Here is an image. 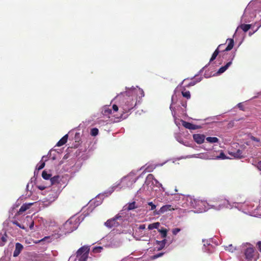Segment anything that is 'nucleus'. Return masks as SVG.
Returning a JSON list of instances; mask_svg holds the SVG:
<instances>
[{
  "label": "nucleus",
  "instance_id": "nucleus-17",
  "mask_svg": "<svg viewBox=\"0 0 261 261\" xmlns=\"http://www.w3.org/2000/svg\"><path fill=\"white\" fill-rule=\"evenodd\" d=\"M166 241L167 240L165 239L162 241H156V244L159 246V247L158 248V251L162 250L165 247Z\"/></svg>",
  "mask_w": 261,
  "mask_h": 261
},
{
  "label": "nucleus",
  "instance_id": "nucleus-22",
  "mask_svg": "<svg viewBox=\"0 0 261 261\" xmlns=\"http://www.w3.org/2000/svg\"><path fill=\"white\" fill-rule=\"evenodd\" d=\"M25 219H26V221L27 222L30 223V224L29 225V227H30V229H32L33 228V227H34V222L32 220V217H31L30 216H28L26 217Z\"/></svg>",
  "mask_w": 261,
  "mask_h": 261
},
{
  "label": "nucleus",
  "instance_id": "nucleus-28",
  "mask_svg": "<svg viewBox=\"0 0 261 261\" xmlns=\"http://www.w3.org/2000/svg\"><path fill=\"white\" fill-rule=\"evenodd\" d=\"M65 144V136H64L57 143V146H61Z\"/></svg>",
  "mask_w": 261,
  "mask_h": 261
},
{
  "label": "nucleus",
  "instance_id": "nucleus-16",
  "mask_svg": "<svg viewBox=\"0 0 261 261\" xmlns=\"http://www.w3.org/2000/svg\"><path fill=\"white\" fill-rule=\"evenodd\" d=\"M229 154L235 158L241 159L243 157V155H242V151L240 149L234 152H231Z\"/></svg>",
  "mask_w": 261,
  "mask_h": 261
},
{
  "label": "nucleus",
  "instance_id": "nucleus-38",
  "mask_svg": "<svg viewBox=\"0 0 261 261\" xmlns=\"http://www.w3.org/2000/svg\"><path fill=\"white\" fill-rule=\"evenodd\" d=\"M147 179H154L155 180V179L154 178V176L153 174H149L147 175Z\"/></svg>",
  "mask_w": 261,
  "mask_h": 261
},
{
  "label": "nucleus",
  "instance_id": "nucleus-8",
  "mask_svg": "<svg viewBox=\"0 0 261 261\" xmlns=\"http://www.w3.org/2000/svg\"><path fill=\"white\" fill-rule=\"evenodd\" d=\"M193 138L195 142L198 144H201L203 143L205 136L202 134H196L193 135Z\"/></svg>",
  "mask_w": 261,
  "mask_h": 261
},
{
  "label": "nucleus",
  "instance_id": "nucleus-23",
  "mask_svg": "<svg viewBox=\"0 0 261 261\" xmlns=\"http://www.w3.org/2000/svg\"><path fill=\"white\" fill-rule=\"evenodd\" d=\"M206 140L210 143H217L219 141V139L217 137H208L205 138Z\"/></svg>",
  "mask_w": 261,
  "mask_h": 261
},
{
  "label": "nucleus",
  "instance_id": "nucleus-30",
  "mask_svg": "<svg viewBox=\"0 0 261 261\" xmlns=\"http://www.w3.org/2000/svg\"><path fill=\"white\" fill-rule=\"evenodd\" d=\"M12 223L13 224H15L16 225V226H18L19 228L22 229H24L25 230L26 229V228L23 226V225H21L20 223H19L16 220H14V221H12Z\"/></svg>",
  "mask_w": 261,
  "mask_h": 261
},
{
  "label": "nucleus",
  "instance_id": "nucleus-43",
  "mask_svg": "<svg viewBox=\"0 0 261 261\" xmlns=\"http://www.w3.org/2000/svg\"><path fill=\"white\" fill-rule=\"evenodd\" d=\"M181 105L182 107L186 108L187 107V102L186 101H183L181 103Z\"/></svg>",
  "mask_w": 261,
  "mask_h": 261
},
{
  "label": "nucleus",
  "instance_id": "nucleus-3",
  "mask_svg": "<svg viewBox=\"0 0 261 261\" xmlns=\"http://www.w3.org/2000/svg\"><path fill=\"white\" fill-rule=\"evenodd\" d=\"M118 106L117 105H113L112 106V109L110 108L109 106H105L101 109V114L103 116H108L110 117L111 114H113V116L117 118H121L122 117V114H120V116L114 114L115 113L118 111Z\"/></svg>",
  "mask_w": 261,
  "mask_h": 261
},
{
  "label": "nucleus",
  "instance_id": "nucleus-5",
  "mask_svg": "<svg viewBox=\"0 0 261 261\" xmlns=\"http://www.w3.org/2000/svg\"><path fill=\"white\" fill-rule=\"evenodd\" d=\"M121 216L119 214L116 215L114 218L108 220L105 223V225L108 228H112L113 227H117L119 224L117 221V220L121 219Z\"/></svg>",
  "mask_w": 261,
  "mask_h": 261
},
{
  "label": "nucleus",
  "instance_id": "nucleus-35",
  "mask_svg": "<svg viewBox=\"0 0 261 261\" xmlns=\"http://www.w3.org/2000/svg\"><path fill=\"white\" fill-rule=\"evenodd\" d=\"M200 81H201V79H200L198 81V82H199ZM197 82H198V81H196V82H195V81L191 82L190 83L188 84V85L187 86V87L193 86L195 85Z\"/></svg>",
  "mask_w": 261,
  "mask_h": 261
},
{
  "label": "nucleus",
  "instance_id": "nucleus-39",
  "mask_svg": "<svg viewBox=\"0 0 261 261\" xmlns=\"http://www.w3.org/2000/svg\"><path fill=\"white\" fill-rule=\"evenodd\" d=\"M256 246H257L258 249L261 252V241H258L257 243Z\"/></svg>",
  "mask_w": 261,
  "mask_h": 261
},
{
  "label": "nucleus",
  "instance_id": "nucleus-21",
  "mask_svg": "<svg viewBox=\"0 0 261 261\" xmlns=\"http://www.w3.org/2000/svg\"><path fill=\"white\" fill-rule=\"evenodd\" d=\"M135 205H136V202L135 201L131 202V203H129L128 204L127 206L125 208V210H127L128 211L133 210L137 207V206H136Z\"/></svg>",
  "mask_w": 261,
  "mask_h": 261
},
{
  "label": "nucleus",
  "instance_id": "nucleus-24",
  "mask_svg": "<svg viewBox=\"0 0 261 261\" xmlns=\"http://www.w3.org/2000/svg\"><path fill=\"white\" fill-rule=\"evenodd\" d=\"M160 225V223L159 222H155L152 224H150L148 226V228L149 230L153 229L154 228H158Z\"/></svg>",
  "mask_w": 261,
  "mask_h": 261
},
{
  "label": "nucleus",
  "instance_id": "nucleus-4",
  "mask_svg": "<svg viewBox=\"0 0 261 261\" xmlns=\"http://www.w3.org/2000/svg\"><path fill=\"white\" fill-rule=\"evenodd\" d=\"M90 251V247L83 246L81 247L76 252V257L79 261H87Z\"/></svg>",
  "mask_w": 261,
  "mask_h": 261
},
{
  "label": "nucleus",
  "instance_id": "nucleus-10",
  "mask_svg": "<svg viewBox=\"0 0 261 261\" xmlns=\"http://www.w3.org/2000/svg\"><path fill=\"white\" fill-rule=\"evenodd\" d=\"M23 247L22 244L17 243L15 245V249L13 252L14 256H17L22 251Z\"/></svg>",
  "mask_w": 261,
  "mask_h": 261
},
{
  "label": "nucleus",
  "instance_id": "nucleus-27",
  "mask_svg": "<svg viewBox=\"0 0 261 261\" xmlns=\"http://www.w3.org/2000/svg\"><path fill=\"white\" fill-rule=\"evenodd\" d=\"M99 130L97 128H93L91 129L90 135L92 136H96L98 135Z\"/></svg>",
  "mask_w": 261,
  "mask_h": 261
},
{
  "label": "nucleus",
  "instance_id": "nucleus-6",
  "mask_svg": "<svg viewBox=\"0 0 261 261\" xmlns=\"http://www.w3.org/2000/svg\"><path fill=\"white\" fill-rule=\"evenodd\" d=\"M79 221V220L76 221V219H75L74 217L71 218L66 221V226L71 225L70 229L67 231V232L70 233L75 230L78 227Z\"/></svg>",
  "mask_w": 261,
  "mask_h": 261
},
{
  "label": "nucleus",
  "instance_id": "nucleus-33",
  "mask_svg": "<svg viewBox=\"0 0 261 261\" xmlns=\"http://www.w3.org/2000/svg\"><path fill=\"white\" fill-rule=\"evenodd\" d=\"M45 166V163L44 162H41L40 163V164L39 165H37L36 166V169L38 170H40L42 169H43Z\"/></svg>",
  "mask_w": 261,
  "mask_h": 261
},
{
  "label": "nucleus",
  "instance_id": "nucleus-19",
  "mask_svg": "<svg viewBox=\"0 0 261 261\" xmlns=\"http://www.w3.org/2000/svg\"><path fill=\"white\" fill-rule=\"evenodd\" d=\"M252 24H242L240 28L245 32H247L251 27Z\"/></svg>",
  "mask_w": 261,
  "mask_h": 261
},
{
  "label": "nucleus",
  "instance_id": "nucleus-46",
  "mask_svg": "<svg viewBox=\"0 0 261 261\" xmlns=\"http://www.w3.org/2000/svg\"><path fill=\"white\" fill-rule=\"evenodd\" d=\"M98 249H102V248L100 247L98 248Z\"/></svg>",
  "mask_w": 261,
  "mask_h": 261
},
{
  "label": "nucleus",
  "instance_id": "nucleus-44",
  "mask_svg": "<svg viewBox=\"0 0 261 261\" xmlns=\"http://www.w3.org/2000/svg\"><path fill=\"white\" fill-rule=\"evenodd\" d=\"M48 238H49V237H44L43 239H42L41 240H40V241H44L45 239H48Z\"/></svg>",
  "mask_w": 261,
  "mask_h": 261
},
{
  "label": "nucleus",
  "instance_id": "nucleus-45",
  "mask_svg": "<svg viewBox=\"0 0 261 261\" xmlns=\"http://www.w3.org/2000/svg\"><path fill=\"white\" fill-rule=\"evenodd\" d=\"M68 134H66V141H67V139H68Z\"/></svg>",
  "mask_w": 261,
  "mask_h": 261
},
{
  "label": "nucleus",
  "instance_id": "nucleus-12",
  "mask_svg": "<svg viewBox=\"0 0 261 261\" xmlns=\"http://www.w3.org/2000/svg\"><path fill=\"white\" fill-rule=\"evenodd\" d=\"M224 44H220L218 47L217 48V49L215 50V51L213 53L211 59H210V62H211L212 61H213L214 60L216 59V57H217V56L218 55L219 53H220V50L219 49L221 48V47L224 45Z\"/></svg>",
  "mask_w": 261,
  "mask_h": 261
},
{
  "label": "nucleus",
  "instance_id": "nucleus-11",
  "mask_svg": "<svg viewBox=\"0 0 261 261\" xmlns=\"http://www.w3.org/2000/svg\"><path fill=\"white\" fill-rule=\"evenodd\" d=\"M34 204V203H29L23 204L19 210L18 214H22L23 212L29 210L30 207Z\"/></svg>",
  "mask_w": 261,
  "mask_h": 261
},
{
  "label": "nucleus",
  "instance_id": "nucleus-48",
  "mask_svg": "<svg viewBox=\"0 0 261 261\" xmlns=\"http://www.w3.org/2000/svg\"><path fill=\"white\" fill-rule=\"evenodd\" d=\"M97 249V248H95L94 249V250H96V249Z\"/></svg>",
  "mask_w": 261,
  "mask_h": 261
},
{
  "label": "nucleus",
  "instance_id": "nucleus-7",
  "mask_svg": "<svg viewBox=\"0 0 261 261\" xmlns=\"http://www.w3.org/2000/svg\"><path fill=\"white\" fill-rule=\"evenodd\" d=\"M174 210V208L172 207L171 205H170V204L165 205H163V206H162L159 210L154 211L153 215H159L161 214H163L167 211H172V210Z\"/></svg>",
  "mask_w": 261,
  "mask_h": 261
},
{
  "label": "nucleus",
  "instance_id": "nucleus-14",
  "mask_svg": "<svg viewBox=\"0 0 261 261\" xmlns=\"http://www.w3.org/2000/svg\"><path fill=\"white\" fill-rule=\"evenodd\" d=\"M231 64H232L231 61H229L228 63H227V64L225 66H222L221 67H220L219 68V69L217 71V73L221 74V73H223L224 71H225L228 69V68L230 66V65Z\"/></svg>",
  "mask_w": 261,
  "mask_h": 261
},
{
  "label": "nucleus",
  "instance_id": "nucleus-41",
  "mask_svg": "<svg viewBox=\"0 0 261 261\" xmlns=\"http://www.w3.org/2000/svg\"><path fill=\"white\" fill-rule=\"evenodd\" d=\"M257 167L258 170L261 171V161L258 163L257 165Z\"/></svg>",
  "mask_w": 261,
  "mask_h": 261
},
{
  "label": "nucleus",
  "instance_id": "nucleus-29",
  "mask_svg": "<svg viewBox=\"0 0 261 261\" xmlns=\"http://www.w3.org/2000/svg\"><path fill=\"white\" fill-rule=\"evenodd\" d=\"M216 159L224 160L227 159V158L226 157L224 153L222 151H221V152L220 153L219 155L216 156Z\"/></svg>",
  "mask_w": 261,
  "mask_h": 261
},
{
  "label": "nucleus",
  "instance_id": "nucleus-34",
  "mask_svg": "<svg viewBox=\"0 0 261 261\" xmlns=\"http://www.w3.org/2000/svg\"><path fill=\"white\" fill-rule=\"evenodd\" d=\"M180 231V229L178 228H174L172 230V233L173 234L176 235Z\"/></svg>",
  "mask_w": 261,
  "mask_h": 261
},
{
  "label": "nucleus",
  "instance_id": "nucleus-18",
  "mask_svg": "<svg viewBox=\"0 0 261 261\" xmlns=\"http://www.w3.org/2000/svg\"><path fill=\"white\" fill-rule=\"evenodd\" d=\"M181 94L183 97H185L187 99L191 98V94L189 91L186 90L185 88H184L181 91Z\"/></svg>",
  "mask_w": 261,
  "mask_h": 261
},
{
  "label": "nucleus",
  "instance_id": "nucleus-40",
  "mask_svg": "<svg viewBox=\"0 0 261 261\" xmlns=\"http://www.w3.org/2000/svg\"><path fill=\"white\" fill-rule=\"evenodd\" d=\"M251 139L253 141H256V142H259V140L255 137L252 136L251 137Z\"/></svg>",
  "mask_w": 261,
  "mask_h": 261
},
{
  "label": "nucleus",
  "instance_id": "nucleus-47",
  "mask_svg": "<svg viewBox=\"0 0 261 261\" xmlns=\"http://www.w3.org/2000/svg\"><path fill=\"white\" fill-rule=\"evenodd\" d=\"M65 155H64V156H63V159H65Z\"/></svg>",
  "mask_w": 261,
  "mask_h": 261
},
{
  "label": "nucleus",
  "instance_id": "nucleus-31",
  "mask_svg": "<svg viewBox=\"0 0 261 261\" xmlns=\"http://www.w3.org/2000/svg\"><path fill=\"white\" fill-rule=\"evenodd\" d=\"M148 205H149L151 207L149 208V211H155V208L156 207V205H155L154 203H153L152 202H148Z\"/></svg>",
  "mask_w": 261,
  "mask_h": 261
},
{
  "label": "nucleus",
  "instance_id": "nucleus-2",
  "mask_svg": "<svg viewBox=\"0 0 261 261\" xmlns=\"http://www.w3.org/2000/svg\"><path fill=\"white\" fill-rule=\"evenodd\" d=\"M244 254L248 261H256L259 254L253 247L249 246L244 249Z\"/></svg>",
  "mask_w": 261,
  "mask_h": 261
},
{
  "label": "nucleus",
  "instance_id": "nucleus-9",
  "mask_svg": "<svg viewBox=\"0 0 261 261\" xmlns=\"http://www.w3.org/2000/svg\"><path fill=\"white\" fill-rule=\"evenodd\" d=\"M182 125L184 127H185L186 128L191 129V130H194L198 129L199 128V126L198 125L193 124L191 123L182 121Z\"/></svg>",
  "mask_w": 261,
  "mask_h": 261
},
{
  "label": "nucleus",
  "instance_id": "nucleus-25",
  "mask_svg": "<svg viewBox=\"0 0 261 261\" xmlns=\"http://www.w3.org/2000/svg\"><path fill=\"white\" fill-rule=\"evenodd\" d=\"M42 176L44 179L47 180L50 179L51 174L47 173L45 171H43L42 173Z\"/></svg>",
  "mask_w": 261,
  "mask_h": 261
},
{
  "label": "nucleus",
  "instance_id": "nucleus-36",
  "mask_svg": "<svg viewBox=\"0 0 261 261\" xmlns=\"http://www.w3.org/2000/svg\"><path fill=\"white\" fill-rule=\"evenodd\" d=\"M227 249L226 250H228L229 251L232 252L236 249L233 247L232 245H229L228 247H227Z\"/></svg>",
  "mask_w": 261,
  "mask_h": 261
},
{
  "label": "nucleus",
  "instance_id": "nucleus-42",
  "mask_svg": "<svg viewBox=\"0 0 261 261\" xmlns=\"http://www.w3.org/2000/svg\"><path fill=\"white\" fill-rule=\"evenodd\" d=\"M139 228L140 229H144L145 228V224L140 225L139 227Z\"/></svg>",
  "mask_w": 261,
  "mask_h": 261
},
{
  "label": "nucleus",
  "instance_id": "nucleus-13",
  "mask_svg": "<svg viewBox=\"0 0 261 261\" xmlns=\"http://www.w3.org/2000/svg\"><path fill=\"white\" fill-rule=\"evenodd\" d=\"M7 234L6 232L4 234L0 233V246H3L5 245L7 241Z\"/></svg>",
  "mask_w": 261,
  "mask_h": 261
},
{
  "label": "nucleus",
  "instance_id": "nucleus-26",
  "mask_svg": "<svg viewBox=\"0 0 261 261\" xmlns=\"http://www.w3.org/2000/svg\"><path fill=\"white\" fill-rule=\"evenodd\" d=\"M159 231L161 233L162 238H165L167 235V230L165 228L159 229Z\"/></svg>",
  "mask_w": 261,
  "mask_h": 261
},
{
  "label": "nucleus",
  "instance_id": "nucleus-32",
  "mask_svg": "<svg viewBox=\"0 0 261 261\" xmlns=\"http://www.w3.org/2000/svg\"><path fill=\"white\" fill-rule=\"evenodd\" d=\"M164 254V253H159L158 254H155L152 256H151V259H156L158 257H161Z\"/></svg>",
  "mask_w": 261,
  "mask_h": 261
},
{
  "label": "nucleus",
  "instance_id": "nucleus-1",
  "mask_svg": "<svg viewBox=\"0 0 261 261\" xmlns=\"http://www.w3.org/2000/svg\"><path fill=\"white\" fill-rule=\"evenodd\" d=\"M143 91L140 88L130 89L124 93L117 95L115 100L120 109L122 110V115L129 112L137 104L138 97L141 98L144 96Z\"/></svg>",
  "mask_w": 261,
  "mask_h": 261
},
{
  "label": "nucleus",
  "instance_id": "nucleus-15",
  "mask_svg": "<svg viewBox=\"0 0 261 261\" xmlns=\"http://www.w3.org/2000/svg\"><path fill=\"white\" fill-rule=\"evenodd\" d=\"M227 42H228V44L226 48L224 50V51H229L233 47L234 45V40L233 39H227Z\"/></svg>",
  "mask_w": 261,
  "mask_h": 261
},
{
  "label": "nucleus",
  "instance_id": "nucleus-20",
  "mask_svg": "<svg viewBox=\"0 0 261 261\" xmlns=\"http://www.w3.org/2000/svg\"><path fill=\"white\" fill-rule=\"evenodd\" d=\"M60 180V176H55L53 177L50 178V185H55L56 184L59 183Z\"/></svg>",
  "mask_w": 261,
  "mask_h": 261
},
{
  "label": "nucleus",
  "instance_id": "nucleus-37",
  "mask_svg": "<svg viewBox=\"0 0 261 261\" xmlns=\"http://www.w3.org/2000/svg\"><path fill=\"white\" fill-rule=\"evenodd\" d=\"M37 187L40 190H43L46 188V187L43 185H38Z\"/></svg>",
  "mask_w": 261,
  "mask_h": 261
}]
</instances>
